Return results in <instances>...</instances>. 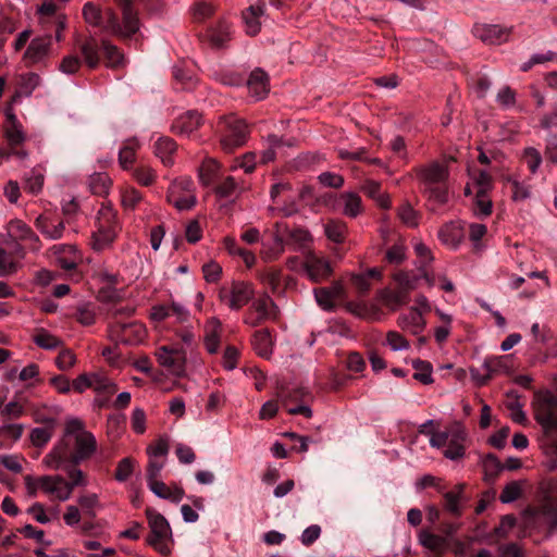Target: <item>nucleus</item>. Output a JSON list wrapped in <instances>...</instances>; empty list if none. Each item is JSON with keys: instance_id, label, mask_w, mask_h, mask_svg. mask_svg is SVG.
<instances>
[{"instance_id": "1", "label": "nucleus", "mask_w": 557, "mask_h": 557, "mask_svg": "<svg viewBox=\"0 0 557 557\" xmlns=\"http://www.w3.org/2000/svg\"><path fill=\"white\" fill-rule=\"evenodd\" d=\"M96 449V437L81 419L71 417L65 420L62 437L42 458L41 465L49 470H60L90 458Z\"/></svg>"}, {"instance_id": "2", "label": "nucleus", "mask_w": 557, "mask_h": 557, "mask_svg": "<svg viewBox=\"0 0 557 557\" xmlns=\"http://www.w3.org/2000/svg\"><path fill=\"white\" fill-rule=\"evenodd\" d=\"M422 194L434 205L443 206L449 200L448 166L437 161L416 169Z\"/></svg>"}, {"instance_id": "3", "label": "nucleus", "mask_w": 557, "mask_h": 557, "mask_svg": "<svg viewBox=\"0 0 557 557\" xmlns=\"http://www.w3.org/2000/svg\"><path fill=\"white\" fill-rule=\"evenodd\" d=\"M468 434L459 424L454 423L443 431L430 433V446L442 450L445 458L456 461L466 455Z\"/></svg>"}, {"instance_id": "4", "label": "nucleus", "mask_w": 557, "mask_h": 557, "mask_svg": "<svg viewBox=\"0 0 557 557\" xmlns=\"http://www.w3.org/2000/svg\"><path fill=\"white\" fill-rule=\"evenodd\" d=\"M116 215L112 207L101 203L96 218V231L92 233L90 245L95 251L107 249L116 235Z\"/></svg>"}, {"instance_id": "5", "label": "nucleus", "mask_w": 557, "mask_h": 557, "mask_svg": "<svg viewBox=\"0 0 557 557\" xmlns=\"http://www.w3.org/2000/svg\"><path fill=\"white\" fill-rule=\"evenodd\" d=\"M83 16L87 24L99 27L103 33L129 37V34L124 32L123 24L119 23L117 15L110 8L100 9L92 2H87L83 7Z\"/></svg>"}, {"instance_id": "6", "label": "nucleus", "mask_w": 557, "mask_h": 557, "mask_svg": "<svg viewBox=\"0 0 557 557\" xmlns=\"http://www.w3.org/2000/svg\"><path fill=\"white\" fill-rule=\"evenodd\" d=\"M146 516L150 528V536L147 543L161 555H169L172 542V530L169 521L164 516L151 508L146 510Z\"/></svg>"}, {"instance_id": "7", "label": "nucleus", "mask_w": 557, "mask_h": 557, "mask_svg": "<svg viewBox=\"0 0 557 557\" xmlns=\"http://www.w3.org/2000/svg\"><path fill=\"white\" fill-rule=\"evenodd\" d=\"M534 418L544 433L557 430V396L552 392H537L533 399Z\"/></svg>"}, {"instance_id": "8", "label": "nucleus", "mask_w": 557, "mask_h": 557, "mask_svg": "<svg viewBox=\"0 0 557 557\" xmlns=\"http://www.w3.org/2000/svg\"><path fill=\"white\" fill-rule=\"evenodd\" d=\"M221 145L225 151H232L245 144L248 135L246 123L236 117H224L219 124Z\"/></svg>"}, {"instance_id": "9", "label": "nucleus", "mask_w": 557, "mask_h": 557, "mask_svg": "<svg viewBox=\"0 0 557 557\" xmlns=\"http://www.w3.org/2000/svg\"><path fill=\"white\" fill-rule=\"evenodd\" d=\"M166 198L178 211L191 209L196 203L193 181L188 177L174 180L169 186Z\"/></svg>"}, {"instance_id": "10", "label": "nucleus", "mask_w": 557, "mask_h": 557, "mask_svg": "<svg viewBox=\"0 0 557 557\" xmlns=\"http://www.w3.org/2000/svg\"><path fill=\"white\" fill-rule=\"evenodd\" d=\"M255 290L250 283L233 282L230 286H222L219 292L220 300L231 310H239L253 297Z\"/></svg>"}, {"instance_id": "11", "label": "nucleus", "mask_w": 557, "mask_h": 557, "mask_svg": "<svg viewBox=\"0 0 557 557\" xmlns=\"http://www.w3.org/2000/svg\"><path fill=\"white\" fill-rule=\"evenodd\" d=\"M270 196L273 202L272 210H277L286 216L297 212V199L299 194L289 183L280 182L272 186Z\"/></svg>"}, {"instance_id": "12", "label": "nucleus", "mask_w": 557, "mask_h": 557, "mask_svg": "<svg viewBox=\"0 0 557 557\" xmlns=\"http://www.w3.org/2000/svg\"><path fill=\"white\" fill-rule=\"evenodd\" d=\"M156 357L160 366L170 373L181 376L185 372V351L182 348L161 346L156 351Z\"/></svg>"}, {"instance_id": "13", "label": "nucleus", "mask_w": 557, "mask_h": 557, "mask_svg": "<svg viewBox=\"0 0 557 557\" xmlns=\"http://www.w3.org/2000/svg\"><path fill=\"white\" fill-rule=\"evenodd\" d=\"M302 273L312 282H321L332 274L330 262L312 252L305 256Z\"/></svg>"}, {"instance_id": "14", "label": "nucleus", "mask_w": 557, "mask_h": 557, "mask_svg": "<svg viewBox=\"0 0 557 557\" xmlns=\"http://www.w3.org/2000/svg\"><path fill=\"white\" fill-rule=\"evenodd\" d=\"M51 46L52 39L49 35L33 38L24 52V61L27 65L44 63L50 54Z\"/></svg>"}, {"instance_id": "15", "label": "nucleus", "mask_w": 557, "mask_h": 557, "mask_svg": "<svg viewBox=\"0 0 557 557\" xmlns=\"http://www.w3.org/2000/svg\"><path fill=\"white\" fill-rule=\"evenodd\" d=\"M250 309L256 313V317L248 315L245 322L251 326H256L262 321L273 320L277 317V307L268 295H263L253 300Z\"/></svg>"}, {"instance_id": "16", "label": "nucleus", "mask_w": 557, "mask_h": 557, "mask_svg": "<svg viewBox=\"0 0 557 557\" xmlns=\"http://www.w3.org/2000/svg\"><path fill=\"white\" fill-rule=\"evenodd\" d=\"M313 294L321 309L332 311L335 308V301L345 296V288L342 282L336 281L331 286L315 288Z\"/></svg>"}, {"instance_id": "17", "label": "nucleus", "mask_w": 557, "mask_h": 557, "mask_svg": "<svg viewBox=\"0 0 557 557\" xmlns=\"http://www.w3.org/2000/svg\"><path fill=\"white\" fill-rule=\"evenodd\" d=\"M8 235L15 242L24 240L28 243V248L33 251L40 249V240L38 236L32 231V228L21 220H12L9 222Z\"/></svg>"}, {"instance_id": "18", "label": "nucleus", "mask_w": 557, "mask_h": 557, "mask_svg": "<svg viewBox=\"0 0 557 557\" xmlns=\"http://www.w3.org/2000/svg\"><path fill=\"white\" fill-rule=\"evenodd\" d=\"M473 34L483 42L500 45L508 40L510 28L493 24H475L473 27Z\"/></svg>"}, {"instance_id": "19", "label": "nucleus", "mask_w": 557, "mask_h": 557, "mask_svg": "<svg viewBox=\"0 0 557 557\" xmlns=\"http://www.w3.org/2000/svg\"><path fill=\"white\" fill-rule=\"evenodd\" d=\"M45 495L58 502H66L72 497L71 486L62 475H46Z\"/></svg>"}, {"instance_id": "20", "label": "nucleus", "mask_w": 557, "mask_h": 557, "mask_svg": "<svg viewBox=\"0 0 557 557\" xmlns=\"http://www.w3.org/2000/svg\"><path fill=\"white\" fill-rule=\"evenodd\" d=\"M465 238V226L461 221H450L438 231V239L450 249H457Z\"/></svg>"}, {"instance_id": "21", "label": "nucleus", "mask_w": 557, "mask_h": 557, "mask_svg": "<svg viewBox=\"0 0 557 557\" xmlns=\"http://www.w3.org/2000/svg\"><path fill=\"white\" fill-rule=\"evenodd\" d=\"M114 333L119 337V341L135 345L143 342L146 337V327L144 324L133 321L129 323H119L114 326Z\"/></svg>"}, {"instance_id": "22", "label": "nucleus", "mask_w": 557, "mask_h": 557, "mask_svg": "<svg viewBox=\"0 0 557 557\" xmlns=\"http://www.w3.org/2000/svg\"><path fill=\"white\" fill-rule=\"evenodd\" d=\"M148 488L158 497L161 499H166L171 503L177 504L180 503L185 495L184 490L174 484V485H166L161 480H154L147 483Z\"/></svg>"}, {"instance_id": "23", "label": "nucleus", "mask_w": 557, "mask_h": 557, "mask_svg": "<svg viewBox=\"0 0 557 557\" xmlns=\"http://www.w3.org/2000/svg\"><path fill=\"white\" fill-rule=\"evenodd\" d=\"M38 231L48 239L57 240L63 236L64 224L49 214H40L35 221Z\"/></svg>"}, {"instance_id": "24", "label": "nucleus", "mask_w": 557, "mask_h": 557, "mask_svg": "<svg viewBox=\"0 0 557 557\" xmlns=\"http://www.w3.org/2000/svg\"><path fill=\"white\" fill-rule=\"evenodd\" d=\"M425 324L422 311L416 307H411L407 313H404L398 318L399 327L412 335L421 334Z\"/></svg>"}, {"instance_id": "25", "label": "nucleus", "mask_w": 557, "mask_h": 557, "mask_svg": "<svg viewBox=\"0 0 557 557\" xmlns=\"http://www.w3.org/2000/svg\"><path fill=\"white\" fill-rule=\"evenodd\" d=\"M548 470H557V430L543 434L540 443Z\"/></svg>"}, {"instance_id": "26", "label": "nucleus", "mask_w": 557, "mask_h": 557, "mask_svg": "<svg viewBox=\"0 0 557 557\" xmlns=\"http://www.w3.org/2000/svg\"><path fill=\"white\" fill-rule=\"evenodd\" d=\"M176 149L177 146L175 141L168 136H159L152 146L154 156L165 166L174 164V153L176 152Z\"/></svg>"}, {"instance_id": "27", "label": "nucleus", "mask_w": 557, "mask_h": 557, "mask_svg": "<svg viewBox=\"0 0 557 557\" xmlns=\"http://www.w3.org/2000/svg\"><path fill=\"white\" fill-rule=\"evenodd\" d=\"M505 357H488L485 358L482 366L480 368H471L470 374L472 380L476 385H484L492 376V374L496 371L498 367H500Z\"/></svg>"}, {"instance_id": "28", "label": "nucleus", "mask_w": 557, "mask_h": 557, "mask_svg": "<svg viewBox=\"0 0 557 557\" xmlns=\"http://www.w3.org/2000/svg\"><path fill=\"white\" fill-rule=\"evenodd\" d=\"M244 186L234 176H225L215 186L214 193L219 199L235 201L243 193Z\"/></svg>"}, {"instance_id": "29", "label": "nucleus", "mask_w": 557, "mask_h": 557, "mask_svg": "<svg viewBox=\"0 0 557 557\" xmlns=\"http://www.w3.org/2000/svg\"><path fill=\"white\" fill-rule=\"evenodd\" d=\"M247 87L255 100L263 99L269 92V77L267 73L260 69L253 70L247 81Z\"/></svg>"}, {"instance_id": "30", "label": "nucleus", "mask_w": 557, "mask_h": 557, "mask_svg": "<svg viewBox=\"0 0 557 557\" xmlns=\"http://www.w3.org/2000/svg\"><path fill=\"white\" fill-rule=\"evenodd\" d=\"M201 123V115L197 111H187L178 115L172 124V131L181 135H190Z\"/></svg>"}, {"instance_id": "31", "label": "nucleus", "mask_w": 557, "mask_h": 557, "mask_svg": "<svg viewBox=\"0 0 557 557\" xmlns=\"http://www.w3.org/2000/svg\"><path fill=\"white\" fill-rule=\"evenodd\" d=\"M470 181L468 182L465 194L488 193L492 189V177L485 171L469 170Z\"/></svg>"}, {"instance_id": "32", "label": "nucleus", "mask_w": 557, "mask_h": 557, "mask_svg": "<svg viewBox=\"0 0 557 557\" xmlns=\"http://www.w3.org/2000/svg\"><path fill=\"white\" fill-rule=\"evenodd\" d=\"M337 203L343 214L349 218L358 216L363 210L360 196L352 191L343 193L338 197Z\"/></svg>"}, {"instance_id": "33", "label": "nucleus", "mask_w": 557, "mask_h": 557, "mask_svg": "<svg viewBox=\"0 0 557 557\" xmlns=\"http://www.w3.org/2000/svg\"><path fill=\"white\" fill-rule=\"evenodd\" d=\"M40 76L33 72L18 75L13 99L30 97L34 90L40 85Z\"/></svg>"}, {"instance_id": "34", "label": "nucleus", "mask_w": 557, "mask_h": 557, "mask_svg": "<svg viewBox=\"0 0 557 557\" xmlns=\"http://www.w3.org/2000/svg\"><path fill=\"white\" fill-rule=\"evenodd\" d=\"M221 322L218 318H211L205 325V345L210 354H215L220 346Z\"/></svg>"}, {"instance_id": "35", "label": "nucleus", "mask_w": 557, "mask_h": 557, "mask_svg": "<svg viewBox=\"0 0 557 557\" xmlns=\"http://www.w3.org/2000/svg\"><path fill=\"white\" fill-rule=\"evenodd\" d=\"M53 250L58 257V262L64 270H73L76 268L81 256L73 245H55Z\"/></svg>"}, {"instance_id": "36", "label": "nucleus", "mask_w": 557, "mask_h": 557, "mask_svg": "<svg viewBox=\"0 0 557 557\" xmlns=\"http://www.w3.org/2000/svg\"><path fill=\"white\" fill-rule=\"evenodd\" d=\"M418 540L423 547L434 553L443 554L449 548L447 537L433 534L425 530L419 533Z\"/></svg>"}, {"instance_id": "37", "label": "nucleus", "mask_w": 557, "mask_h": 557, "mask_svg": "<svg viewBox=\"0 0 557 557\" xmlns=\"http://www.w3.org/2000/svg\"><path fill=\"white\" fill-rule=\"evenodd\" d=\"M122 8L124 32L129 36L134 35L139 29V20L136 11L133 9L132 3L134 0H115Z\"/></svg>"}, {"instance_id": "38", "label": "nucleus", "mask_w": 557, "mask_h": 557, "mask_svg": "<svg viewBox=\"0 0 557 557\" xmlns=\"http://www.w3.org/2000/svg\"><path fill=\"white\" fill-rule=\"evenodd\" d=\"M264 12V5L263 4H256L249 7L244 13H243V20L246 26V32L249 35H257L260 30V17L263 15Z\"/></svg>"}, {"instance_id": "39", "label": "nucleus", "mask_w": 557, "mask_h": 557, "mask_svg": "<svg viewBox=\"0 0 557 557\" xmlns=\"http://www.w3.org/2000/svg\"><path fill=\"white\" fill-rule=\"evenodd\" d=\"M221 164L213 158H206L199 168V181L210 186L219 176Z\"/></svg>"}, {"instance_id": "40", "label": "nucleus", "mask_w": 557, "mask_h": 557, "mask_svg": "<svg viewBox=\"0 0 557 557\" xmlns=\"http://www.w3.org/2000/svg\"><path fill=\"white\" fill-rule=\"evenodd\" d=\"M256 352L263 357L269 358L273 349V341L271 334L267 330L258 331L253 335L252 341Z\"/></svg>"}, {"instance_id": "41", "label": "nucleus", "mask_w": 557, "mask_h": 557, "mask_svg": "<svg viewBox=\"0 0 557 557\" xmlns=\"http://www.w3.org/2000/svg\"><path fill=\"white\" fill-rule=\"evenodd\" d=\"M139 148L137 140H128L119 151V163L123 170H132L136 160V150Z\"/></svg>"}, {"instance_id": "42", "label": "nucleus", "mask_w": 557, "mask_h": 557, "mask_svg": "<svg viewBox=\"0 0 557 557\" xmlns=\"http://www.w3.org/2000/svg\"><path fill=\"white\" fill-rule=\"evenodd\" d=\"M381 300L385 306L395 310L407 302L408 293L400 288L397 290L386 288L381 292Z\"/></svg>"}, {"instance_id": "43", "label": "nucleus", "mask_w": 557, "mask_h": 557, "mask_svg": "<svg viewBox=\"0 0 557 557\" xmlns=\"http://www.w3.org/2000/svg\"><path fill=\"white\" fill-rule=\"evenodd\" d=\"M326 237L336 243H343L347 233V225L341 220H330L324 225Z\"/></svg>"}, {"instance_id": "44", "label": "nucleus", "mask_w": 557, "mask_h": 557, "mask_svg": "<svg viewBox=\"0 0 557 557\" xmlns=\"http://www.w3.org/2000/svg\"><path fill=\"white\" fill-rule=\"evenodd\" d=\"M133 177L139 185L148 187L156 183L158 173L152 166L140 164L133 169Z\"/></svg>"}, {"instance_id": "45", "label": "nucleus", "mask_w": 557, "mask_h": 557, "mask_svg": "<svg viewBox=\"0 0 557 557\" xmlns=\"http://www.w3.org/2000/svg\"><path fill=\"white\" fill-rule=\"evenodd\" d=\"M101 46L108 67H119L125 64V58L116 46L112 45L108 40H102Z\"/></svg>"}, {"instance_id": "46", "label": "nucleus", "mask_w": 557, "mask_h": 557, "mask_svg": "<svg viewBox=\"0 0 557 557\" xmlns=\"http://www.w3.org/2000/svg\"><path fill=\"white\" fill-rule=\"evenodd\" d=\"M81 52L84 57L86 64L90 69H95L98 66V64L100 62L99 48H98V44L96 42V40L94 38H89L82 45Z\"/></svg>"}, {"instance_id": "47", "label": "nucleus", "mask_w": 557, "mask_h": 557, "mask_svg": "<svg viewBox=\"0 0 557 557\" xmlns=\"http://www.w3.org/2000/svg\"><path fill=\"white\" fill-rule=\"evenodd\" d=\"M46 475L35 476L26 474L24 476V488L28 498H35L39 493H45Z\"/></svg>"}, {"instance_id": "48", "label": "nucleus", "mask_w": 557, "mask_h": 557, "mask_svg": "<svg viewBox=\"0 0 557 557\" xmlns=\"http://www.w3.org/2000/svg\"><path fill=\"white\" fill-rule=\"evenodd\" d=\"M77 503L82 507L84 513L90 518H95L98 510L101 509V504L96 493H86L81 495Z\"/></svg>"}, {"instance_id": "49", "label": "nucleus", "mask_w": 557, "mask_h": 557, "mask_svg": "<svg viewBox=\"0 0 557 557\" xmlns=\"http://www.w3.org/2000/svg\"><path fill=\"white\" fill-rule=\"evenodd\" d=\"M209 38L215 47H223L231 38V25L226 22H220L214 28L209 30Z\"/></svg>"}, {"instance_id": "50", "label": "nucleus", "mask_w": 557, "mask_h": 557, "mask_svg": "<svg viewBox=\"0 0 557 557\" xmlns=\"http://www.w3.org/2000/svg\"><path fill=\"white\" fill-rule=\"evenodd\" d=\"M22 263L11 252L0 248V275H11L21 269Z\"/></svg>"}, {"instance_id": "51", "label": "nucleus", "mask_w": 557, "mask_h": 557, "mask_svg": "<svg viewBox=\"0 0 557 557\" xmlns=\"http://www.w3.org/2000/svg\"><path fill=\"white\" fill-rule=\"evenodd\" d=\"M111 186L110 177L104 173H96L89 178V189L92 194L104 196Z\"/></svg>"}, {"instance_id": "52", "label": "nucleus", "mask_w": 557, "mask_h": 557, "mask_svg": "<svg viewBox=\"0 0 557 557\" xmlns=\"http://www.w3.org/2000/svg\"><path fill=\"white\" fill-rule=\"evenodd\" d=\"M34 342L38 347L46 350L55 349L62 344L59 337L46 330H39L34 336Z\"/></svg>"}, {"instance_id": "53", "label": "nucleus", "mask_w": 557, "mask_h": 557, "mask_svg": "<svg viewBox=\"0 0 557 557\" xmlns=\"http://www.w3.org/2000/svg\"><path fill=\"white\" fill-rule=\"evenodd\" d=\"M462 488H463L462 485H458L456 491L447 492L444 495L446 510L456 516H459L461 512L460 499H461Z\"/></svg>"}, {"instance_id": "54", "label": "nucleus", "mask_w": 557, "mask_h": 557, "mask_svg": "<svg viewBox=\"0 0 557 557\" xmlns=\"http://www.w3.org/2000/svg\"><path fill=\"white\" fill-rule=\"evenodd\" d=\"M91 388L97 393H106L111 395L115 393V384L106 375L101 373H92V385Z\"/></svg>"}, {"instance_id": "55", "label": "nucleus", "mask_w": 557, "mask_h": 557, "mask_svg": "<svg viewBox=\"0 0 557 557\" xmlns=\"http://www.w3.org/2000/svg\"><path fill=\"white\" fill-rule=\"evenodd\" d=\"M135 465H136V461L131 457H125V458L121 459L117 463V467H116V470L114 473V479L117 482L127 481L134 472Z\"/></svg>"}, {"instance_id": "56", "label": "nucleus", "mask_w": 557, "mask_h": 557, "mask_svg": "<svg viewBox=\"0 0 557 557\" xmlns=\"http://www.w3.org/2000/svg\"><path fill=\"white\" fill-rule=\"evenodd\" d=\"M522 493V483L519 481H512L505 485L503 488L499 499L503 504H510L517 500Z\"/></svg>"}, {"instance_id": "57", "label": "nucleus", "mask_w": 557, "mask_h": 557, "mask_svg": "<svg viewBox=\"0 0 557 557\" xmlns=\"http://www.w3.org/2000/svg\"><path fill=\"white\" fill-rule=\"evenodd\" d=\"M416 372L413 377L423 384H430L433 382L432 367L429 362L422 360H416L412 363Z\"/></svg>"}, {"instance_id": "58", "label": "nucleus", "mask_w": 557, "mask_h": 557, "mask_svg": "<svg viewBox=\"0 0 557 557\" xmlns=\"http://www.w3.org/2000/svg\"><path fill=\"white\" fill-rule=\"evenodd\" d=\"M394 281L398 284L399 288L409 293L417 288L418 276L406 271H399L394 274Z\"/></svg>"}, {"instance_id": "59", "label": "nucleus", "mask_w": 557, "mask_h": 557, "mask_svg": "<svg viewBox=\"0 0 557 557\" xmlns=\"http://www.w3.org/2000/svg\"><path fill=\"white\" fill-rule=\"evenodd\" d=\"M398 216L409 227H416L419 224V214L408 202L399 208Z\"/></svg>"}, {"instance_id": "60", "label": "nucleus", "mask_w": 557, "mask_h": 557, "mask_svg": "<svg viewBox=\"0 0 557 557\" xmlns=\"http://www.w3.org/2000/svg\"><path fill=\"white\" fill-rule=\"evenodd\" d=\"M74 466L75 465H69L66 468H62L63 470L66 471L69 475L70 480L67 481V484L71 486L72 493L76 486L87 485V480L84 472L81 469L75 468Z\"/></svg>"}, {"instance_id": "61", "label": "nucleus", "mask_w": 557, "mask_h": 557, "mask_svg": "<svg viewBox=\"0 0 557 557\" xmlns=\"http://www.w3.org/2000/svg\"><path fill=\"white\" fill-rule=\"evenodd\" d=\"M386 345L393 351L407 350L410 346L409 342L400 333L396 331H389L386 334Z\"/></svg>"}, {"instance_id": "62", "label": "nucleus", "mask_w": 557, "mask_h": 557, "mask_svg": "<svg viewBox=\"0 0 557 557\" xmlns=\"http://www.w3.org/2000/svg\"><path fill=\"white\" fill-rule=\"evenodd\" d=\"M147 455L149 459L165 458L169 454V443L165 438H159L153 444L147 447Z\"/></svg>"}, {"instance_id": "63", "label": "nucleus", "mask_w": 557, "mask_h": 557, "mask_svg": "<svg viewBox=\"0 0 557 557\" xmlns=\"http://www.w3.org/2000/svg\"><path fill=\"white\" fill-rule=\"evenodd\" d=\"M488 193H475V208L474 213L479 216H487L492 212V201L487 195Z\"/></svg>"}, {"instance_id": "64", "label": "nucleus", "mask_w": 557, "mask_h": 557, "mask_svg": "<svg viewBox=\"0 0 557 557\" xmlns=\"http://www.w3.org/2000/svg\"><path fill=\"white\" fill-rule=\"evenodd\" d=\"M5 135L11 146H17L25 140V134L20 123L5 124Z\"/></svg>"}]
</instances>
